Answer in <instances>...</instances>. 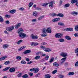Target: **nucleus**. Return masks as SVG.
<instances>
[{"mask_svg":"<svg viewBox=\"0 0 78 78\" xmlns=\"http://www.w3.org/2000/svg\"><path fill=\"white\" fill-rule=\"evenodd\" d=\"M19 34V36L20 37H21V38H25V37H27V35H26V34L25 33H23Z\"/></svg>","mask_w":78,"mask_h":78,"instance_id":"nucleus-2","label":"nucleus"},{"mask_svg":"<svg viewBox=\"0 0 78 78\" xmlns=\"http://www.w3.org/2000/svg\"><path fill=\"white\" fill-rule=\"evenodd\" d=\"M62 35H63L62 34L57 33L55 34V36L56 38H60L62 37Z\"/></svg>","mask_w":78,"mask_h":78,"instance_id":"nucleus-3","label":"nucleus"},{"mask_svg":"<svg viewBox=\"0 0 78 78\" xmlns=\"http://www.w3.org/2000/svg\"><path fill=\"white\" fill-rule=\"evenodd\" d=\"M45 78H50L51 76L49 74H46L45 76Z\"/></svg>","mask_w":78,"mask_h":78,"instance_id":"nucleus-28","label":"nucleus"},{"mask_svg":"<svg viewBox=\"0 0 78 78\" xmlns=\"http://www.w3.org/2000/svg\"><path fill=\"white\" fill-rule=\"evenodd\" d=\"M64 39L62 38H61L59 39V41L60 42H64Z\"/></svg>","mask_w":78,"mask_h":78,"instance_id":"nucleus-41","label":"nucleus"},{"mask_svg":"<svg viewBox=\"0 0 78 78\" xmlns=\"http://www.w3.org/2000/svg\"><path fill=\"white\" fill-rule=\"evenodd\" d=\"M31 53V50H26L24 51L23 52V54H27V53Z\"/></svg>","mask_w":78,"mask_h":78,"instance_id":"nucleus-12","label":"nucleus"},{"mask_svg":"<svg viewBox=\"0 0 78 78\" xmlns=\"http://www.w3.org/2000/svg\"><path fill=\"white\" fill-rule=\"evenodd\" d=\"M60 55L62 57H66L67 56V53L62 52L60 54Z\"/></svg>","mask_w":78,"mask_h":78,"instance_id":"nucleus-8","label":"nucleus"},{"mask_svg":"<svg viewBox=\"0 0 78 78\" xmlns=\"http://www.w3.org/2000/svg\"><path fill=\"white\" fill-rule=\"evenodd\" d=\"M23 50V48L22 47H21L18 50V51H21V50Z\"/></svg>","mask_w":78,"mask_h":78,"instance_id":"nucleus-59","label":"nucleus"},{"mask_svg":"<svg viewBox=\"0 0 78 78\" xmlns=\"http://www.w3.org/2000/svg\"><path fill=\"white\" fill-rule=\"evenodd\" d=\"M33 16L36 17H37V13L36 11L34 12L33 13Z\"/></svg>","mask_w":78,"mask_h":78,"instance_id":"nucleus-20","label":"nucleus"},{"mask_svg":"<svg viewBox=\"0 0 78 78\" xmlns=\"http://www.w3.org/2000/svg\"><path fill=\"white\" fill-rule=\"evenodd\" d=\"M14 29V26H13L11 27H8L6 29V30L8 31H12Z\"/></svg>","mask_w":78,"mask_h":78,"instance_id":"nucleus-4","label":"nucleus"},{"mask_svg":"<svg viewBox=\"0 0 78 78\" xmlns=\"http://www.w3.org/2000/svg\"><path fill=\"white\" fill-rule=\"evenodd\" d=\"M38 44H39L37 43H35L34 42H32L31 43V45L32 47H34V46H37Z\"/></svg>","mask_w":78,"mask_h":78,"instance_id":"nucleus-11","label":"nucleus"},{"mask_svg":"<svg viewBox=\"0 0 78 78\" xmlns=\"http://www.w3.org/2000/svg\"><path fill=\"white\" fill-rule=\"evenodd\" d=\"M44 16H41L38 18V20H41L42 19H43V18H44Z\"/></svg>","mask_w":78,"mask_h":78,"instance_id":"nucleus-37","label":"nucleus"},{"mask_svg":"<svg viewBox=\"0 0 78 78\" xmlns=\"http://www.w3.org/2000/svg\"><path fill=\"white\" fill-rule=\"evenodd\" d=\"M75 31H78V25L75 27Z\"/></svg>","mask_w":78,"mask_h":78,"instance_id":"nucleus-44","label":"nucleus"},{"mask_svg":"<svg viewBox=\"0 0 78 78\" xmlns=\"http://www.w3.org/2000/svg\"><path fill=\"white\" fill-rule=\"evenodd\" d=\"M41 58V57L39 55L36 56L34 58L35 59H36V60H37V59H40Z\"/></svg>","mask_w":78,"mask_h":78,"instance_id":"nucleus-34","label":"nucleus"},{"mask_svg":"<svg viewBox=\"0 0 78 78\" xmlns=\"http://www.w3.org/2000/svg\"><path fill=\"white\" fill-rule=\"evenodd\" d=\"M34 70H35V68H34L33 69H30V72H33V71H34Z\"/></svg>","mask_w":78,"mask_h":78,"instance_id":"nucleus-54","label":"nucleus"},{"mask_svg":"<svg viewBox=\"0 0 78 78\" xmlns=\"http://www.w3.org/2000/svg\"><path fill=\"white\" fill-rule=\"evenodd\" d=\"M58 25H60V26H65V25L63 23H62V22H60L58 23Z\"/></svg>","mask_w":78,"mask_h":78,"instance_id":"nucleus-22","label":"nucleus"},{"mask_svg":"<svg viewBox=\"0 0 78 78\" xmlns=\"http://www.w3.org/2000/svg\"><path fill=\"white\" fill-rule=\"evenodd\" d=\"M25 59L27 61V62H29L30 61V59L28 58H26Z\"/></svg>","mask_w":78,"mask_h":78,"instance_id":"nucleus-60","label":"nucleus"},{"mask_svg":"<svg viewBox=\"0 0 78 78\" xmlns=\"http://www.w3.org/2000/svg\"><path fill=\"white\" fill-rule=\"evenodd\" d=\"M10 67H10L9 66L6 67L5 68L3 69V72H5V71H6L8 70H9V69H10Z\"/></svg>","mask_w":78,"mask_h":78,"instance_id":"nucleus-24","label":"nucleus"},{"mask_svg":"<svg viewBox=\"0 0 78 78\" xmlns=\"http://www.w3.org/2000/svg\"><path fill=\"white\" fill-rule=\"evenodd\" d=\"M24 31V30H23V29H22V28L21 27L18 29V34L22 33Z\"/></svg>","mask_w":78,"mask_h":78,"instance_id":"nucleus-7","label":"nucleus"},{"mask_svg":"<svg viewBox=\"0 0 78 78\" xmlns=\"http://www.w3.org/2000/svg\"><path fill=\"white\" fill-rule=\"evenodd\" d=\"M22 78H28V75L27 74H25L24 75L22 76Z\"/></svg>","mask_w":78,"mask_h":78,"instance_id":"nucleus-32","label":"nucleus"},{"mask_svg":"<svg viewBox=\"0 0 78 78\" xmlns=\"http://www.w3.org/2000/svg\"><path fill=\"white\" fill-rule=\"evenodd\" d=\"M68 62H66L65 63L64 65L65 66H67V65H68Z\"/></svg>","mask_w":78,"mask_h":78,"instance_id":"nucleus-57","label":"nucleus"},{"mask_svg":"<svg viewBox=\"0 0 78 78\" xmlns=\"http://www.w3.org/2000/svg\"><path fill=\"white\" fill-rule=\"evenodd\" d=\"M5 23L6 24H9V21L8 20H7L5 21Z\"/></svg>","mask_w":78,"mask_h":78,"instance_id":"nucleus-62","label":"nucleus"},{"mask_svg":"<svg viewBox=\"0 0 78 78\" xmlns=\"http://www.w3.org/2000/svg\"><path fill=\"white\" fill-rule=\"evenodd\" d=\"M6 58V56L2 57L0 58V61H3V60H4L5 58Z\"/></svg>","mask_w":78,"mask_h":78,"instance_id":"nucleus-33","label":"nucleus"},{"mask_svg":"<svg viewBox=\"0 0 78 78\" xmlns=\"http://www.w3.org/2000/svg\"><path fill=\"white\" fill-rule=\"evenodd\" d=\"M19 10H20V11H23V10H24V8H23V7L19 8Z\"/></svg>","mask_w":78,"mask_h":78,"instance_id":"nucleus-50","label":"nucleus"},{"mask_svg":"<svg viewBox=\"0 0 78 78\" xmlns=\"http://www.w3.org/2000/svg\"><path fill=\"white\" fill-rule=\"evenodd\" d=\"M59 76H60V78H64V76L62 75H59Z\"/></svg>","mask_w":78,"mask_h":78,"instance_id":"nucleus-63","label":"nucleus"},{"mask_svg":"<svg viewBox=\"0 0 78 78\" xmlns=\"http://www.w3.org/2000/svg\"><path fill=\"white\" fill-rule=\"evenodd\" d=\"M44 51H45V52H50V51H51V49L49 48H45V49L44 50Z\"/></svg>","mask_w":78,"mask_h":78,"instance_id":"nucleus-17","label":"nucleus"},{"mask_svg":"<svg viewBox=\"0 0 78 78\" xmlns=\"http://www.w3.org/2000/svg\"><path fill=\"white\" fill-rule=\"evenodd\" d=\"M5 17L7 18H9V17H11V16H10V15H6L5 16Z\"/></svg>","mask_w":78,"mask_h":78,"instance_id":"nucleus-51","label":"nucleus"},{"mask_svg":"<svg viewBox=\"0 0 78 78\" xmlns=\"http://www.w3.org/2000/svg\"><path fill=\"white\" fill-rule=\"evenodd\" d=\"M42 31L43 34H46V28H44Z\"/></svg>","mask_w":78,"mask_h":78,"instance_id":"nucleus-27","label":"nucleus"},{"mask_svg":"<svg viewBox=\"0 0 78 78\" xmlns=\"http://www.w3.org/2000/svg\"><path fill=\"white\" fill-rule=\"evenodd\" d=\"M78 2V0H72L71 2V3H72V4L74 3H76L75 5L78 7V2Z\"/></svg>","mask_w":78,"mask_h":78,"instance_id":"nucleus-5","label":"nucleus"},{"mask_svg":"<svg viewBox=\"0 0 78 78\" xmlns=\"http://www.w3.org/2000/svg\"><path fill=\"white\" fill-rule=\"evenodd\" d=\"M8 44H5L3 46V48H8Z\"/></svg>","mask_w":78,"mask_h":78,"instance_id":"nucleus-48","label":"nucleus"},{"mask_svg":"<svg viewBox=\"0 0 78 78\" xmlns=\"http://www.w3.org/2000/svg\"><path fill=\"white\" fill-rule=\"evenodd\" d=\"M72 14L73 15H74V16H77V15H78V12L73 11L72 12Z\"/></svg>","mask_w":78,"mask_h":78,"instance_id":"nucleus-26","label":"nucleus"},{"mask_svg":"<svg viewBox=\"0 0 78 78\" xmlns=\"http://www.w3.org/2000/svg\"><path fill=\"white\" fill-rule=\"evenodd\" d=\"M21 64H27V62H26L25 61L23 60L21 62Z\"/></svg>","mask_w":78,"mask_h":78,"instance_id":"nucleus-49","label":"nucleus"},{"mask_svg":"<svg viewBox=\"0 0 78 78\" xmlns=\"http://www.w3.org/2000/svg\"><path fill=\"white\" fill-rule=\"evenodd\" d=\"M66 59H67V57H64L62 58L61 60L65 62Z\"/></svg>","mask_w":78,"mask_h":78,"instance_id":"nucleus-40","label":"nucleus"},{"mask_svg":"<svg viewBox=\"0 0 78 78\" xmlns=\"http://www.w3.org/2000/svg\"><path fill=\"white\" fill-rule=\"evenodd\" d=\"M46 32L48 33H51V28L48 27L46 30Z\"/></svg>","mask_w":78,"mask_h":78,"instance_id":"nucleus-13","label":"nucleus"},{"mask_svg":"<svg viewBox=\"0 0 78 78\" xmlns=\"http://www.w3.org/2000/svg\"><path fill=\"white\" fill-rule=\"evenodd\" d=\"M53 61H54V58H52L50 59V60L49 61V62L51 63Z\"/></svg>","mask_w":78,"mask_h":78,"instance_id":"nucleus-42","label":"nucleus"},{"mask_svg":"<svg viewBox=\"0 0 78 78\" xmlns=\"http://www.w3.org/2000/svg\"><path fill=\"white\" fill-rule=\"evenodd\" d=\"M15 71H16V69H15V68L13 67L9 69V72L11 73H12V72H15Z\"/></svg>","mask_w":78,"mask_h":78,"instance_id":"nucleus-9","label":"nucleus"},{"mask_svg":"<svg viewBox=\"0 0 78 78\" xmlns=\"http://www.w3.org/2000/svg\"><path fill=\"white\" fill-rule=\"evenodd\" d=\"M21 24L22 23H20L16 24V25H15V27L16 29H18V28L20 27V25H21Z\"/></svg>","mask_w":78,"mask_h":78,"instance_id":"nucleus-10","label":"nucleus"},{"mask_svg":"<svg viewBox=\"0 0 78 78\" xmlns=\"http://www.w3.org/2000/svg\"><path fill=\"white\" fill-rule=\"evenodd\" d=\"M48 4H49V6H53V1H51L49 2V3H45L42 4V6H47Z\"/></svg>","mask_w":78,"mask_h":78,"instance_id":"nucleus-1","label":"nucleus"},{"mask_svg":"<svg viewBox=\"0 0 78 78\" xmlns=\"http://www.w3.org/2000/svg\"><path fill=\"white\" fill-rule=\"evenodd\" d=\"M33 5V2H30L29 4V8L31 7Z\"/></svg>","mask_w":78,"mask_h":78,"instance_id":"nucleus-39","label":"nucleus"},{"mask_svg":"<svg viewBox=\"0 0 78 78\" xmlns=\"http://www.w3.org/2000/svg\"><path fill=\"white\" fill-rule=\"evenodd\" d=\"M65 38L67 40H68L69 41H70L72 39V38L70 37L69 36H66L65 37Z\"/></svg>","mask_w":78,"mask_h":78,"instance_id":"nucleus-21","label":"nucleus"},{"mask_svg":"<svg viewBox=\"0 0 78 78\" xmlns=\"http://www.w3.org/2000/svg\"><path fill=\"white\" fill-rule=\"evenodd\" d=\"M70 4H66L64 5V7L65 8H68V7H69L70 6Z\"/></svg>","mask_w":78,"mask_h":78,"instance_id":"nucleus-36","label":"nucleus"},{"mask_svg":"<svg viewBox=\"0 0 78 78\" xmlns=\"http://www.w3.org/2000/svg\"><path fill=\"white\" fill-rule=\"evenodd\" d=\"M39 75H40V73H38L35 76V77L36 78H37V76H39Z\"/></svg>","mask_w":78,"mask_h":78,"instance_id":"nucleus-64","label":"nucleus"},{"mask_svg":"<svg viewBox=\"0 0 78 78\" xmlns=\"http://www.w3.org/2000/svg\"><path fill=\"white\" fill-rule=\"evenodd\" d=\"M57 16H58V17H64V15L62 13H58L57 15Z\"/></svg>","mask_w":78,"mask_h":78,"instance_id":"nucleus-16","label":"nucleus"},{"mask_svg":"<svg viewBox=\"0 0 78 78\" xmlns=\"http://www.w3.org/2000/svg\"><path fill=\"white\" fill-rule=\"evenodd\" d=\"M75 67H78V61H77V62L75 63Z\"/></svg>","mask_w":78,"mask_h":78,"instance_id":"nucleus-52","label":"nucleus"},{"mask_svg":"<svg viewBox=\"0 0 78 78\" xmlns=\"http://www.w3.org/2000/svg\"><path fill=\"white\" fill-rule=\"evenodd\" d=\"M73 29L72 28H68L66 29V30L67 31H73Z\"/></svg>","mask_w":78,"mask_h":78,"instance_id":"nucleus-15","label":"nucleus"},{"mask_svg":"<svg viewBox=\"0 0 78 78\" xmlns=\"http://www.w3.org/2000/svg\"><path fill=\"white\" fill-rule=\"evenodd\" d=\"M23 42V40H20L17 42H16L17 44H18V45H19L20 44V43H21V42Z\"/></svg>","mask_w":78,"mask_h":78,"instance_id":"nucleus-35","label":"nucleus"},{"mask_svg":"<svg viewBox=\"0 0 78 78\" xmlns=\"http://www.w3.org/2000/svg\"><path fill=\"white\" fill-rule=\"evenodd\" d=\"M4 21V20L3 19V17L0 16V22L2 23Z\"/></svg>","mask_w":78,"mask_h":78,"instance_id":"nucleus-29","label":"nucleus"},{"mask_svg":"<svg viewBox=\"0 0 78 78\" xmlns=\"http://www.w3.org/2000/svg\"><path fill=\"white\" fill-rule=\"evenodd\" d=\"M75 74V73L73 72H70L68 74V75L69 76H71L72 75H73Z\"/></svg>","mask_w":78,"mask_h":78,"instance_id":"nucleus-25","label":"nucleus"},{"mask_svg":"<svg viewBox=\"0 0 78 78\" xmlns=\"http://www.w3.org/2000/svg\"><path fill=\"white\" fill-rule=\"evenodd\" d=\"M10 63V62L9 61H7L5 62L4 63V64H5V65H8V64H9Z\"/></svg>","mask_w":78,"mask_h":78,"instance_id":"nucleus-38","label":"nucleus"},{"mask_svg":"<svg viewBox=\"0 0 78 78\" xmlns=\"http://www.w3.org/2000/svg\"><path fill=\"white\" fill-rule=\"evenodd\" d=\"M48 58H49V56L46 55L45 57V60H46V61H47V60H48Z\"/></svg>","mask_w":78,"mask_h":78,"instance_id":"nucleus-47","label":"nucleus"},{"mask_svg":"<svg viewBox=\"0 0 78 78\" xmlns=\"http://www.w3.org/2000/svg\"><path fill=\"white\" fill-rule=\"evenodd\" d=\"M40 48H41V49H43V50H44V51L45 50L46 48L45 46H43L42 45L40 46Z\"/></svg>","mask_w":78,"mask_h":78,"instance_id":"nucleus-45","label":"nucleus"},{"mask_svg":"<svg viewBox=\"0 0 78 78\" xmlns=\"http://www.w3.org/2000/svg\"><path fill=\"white\" fill-rule=\"evenodd\" d=\"M16 10L13 9L10 11L9 12H10V13L11 14H14V13L16 12Z\"/></svg>","mask_w":78,"mask_h":78,"instance_id":"nucleus-18","label":"nucleus"},{"mask_svg":"<svg viewBox=\"0 0 78 78\" xmlns=\"http://www.w3.org/2000/svg\"><path fill=\"white\" fill-rule=\"evenodd\" d=\"M31 37L34 39H37L38 38L37 35L34 36L33 35H32L31 36Z\"/></svg>","mask_w":78,"mask_h":78,"instance_id":"nucleus-14","label":"nucleus"},{"mask_svg":"<svg viewBox=\"0 0 78 78\" xmlns=\"http://www.w3.org/2000/svg\"><path fill=\"white\" fill-rule=\"evenodd\" d=\"M22 73H19V74L17 75V76H18V77L19 78H20V77H21V76H22Z\"/></svg>","mask_w":78,"mask_h":78,"instance_id":"nucleus-46","label":"nucleus"},{"mask_svg":"<svg viewBox=\"0 0 78 78\" xmlns=\"http://www.w3.org/2000/svg\"><path fill=\"white\" fill-rule=\"evenodd\" d=\"M34 73H36L37 72H39V68H35V69L34 70Z\"/></svg>","mask_w":78,"mask_h":78,"instance_id":"nucleus-23","label":"nucleus"},{"mask_svg":"<svg viewBox=\"0 0 78 78\" xmlns=\"http://www.w3.org/2000/svg\"><path fill=\"white\" fill-rule=\"evenodd\" d=\"M53 66L55 67H58L59 65L58 63H57V62H55L53 63Z\"/></svg>","mask_w":78,"mask_h":78,"instance_id":"nucleus-19","label":"nucleus"},{"mask_svg":"<svg viewBox=\"0 0 78 78\" xmlns=\"http://www.w3.org/2000/svg\"><path fill=\"white\" fill-rule=\"evenodd\" d=\"M60 20V18H56L53 19L52 20L53 22L55 23V22H57L58 21Z\"/></svg>","mask_w":78,"mask_h":78,"instance_id":"nucleus-6","label":"nucleus"},{"mask_svg":"<svg viewBox=\"0 0 78 78\" xmlns=\"http://www.w3.org/2000/svg\"><path fill=\"white\" fill-rule=\"evenodd\" d=\"M41 36H42V37H46V36H47V35L42 34H41Z\"/></svg>","mask_w":78,"mask_h":78,"instance_id":"nucleus-58","label":"nucleus"},{"mask_svg":"<svg viewBox=\"0 0 78 78\" xmlns=\"http://www.w3.org/2000/svg\"><path fill=\"white\" fill-rule=\"evenodd\" d=\"M74 36L75 37H78V33H76L74 34Z\"/></svg>","mask_w":78,"mask_h":78,"instance_id":"nucleus-56","label":"nucleus"},{"mask_svg":"<svg viewBox=\"0 0 78 78\" xmlns=\"http://www.w3.org/2000/svg\"><path fill=\"white\" fill-rule=\"evenodd\" d=\"M32 22H36V19H34L32 20Z\"/></svg>","mask_w":78,"mask_h":78,"instance_id":"nucleus-61","label":"nucleus"},{"mask_svg":"<svg viewBox=\"0 0 78 78\" xmlns=\"http://www.w3.org/2000/svg\"><path fill=\"white\" fill-rule=\"evenodd\" d=\"M36 9H37V10H38L39 11L40 10H41V8H39L38 7H37L36 8Z\"/></svg>","mask_w":78,"mask_h":78,"instance_id":"nucleus-55","label":"nucleus"},{"mask_svg":"<svg viewBox=\"0 0 78 78\" xmlns=\"http://www.w3.org/2000/svg\"><path fill=\"white\" fill-rule=\"evenodd\" d=\"M57 72H58V70H55L52 72V73L53 75H54V74H55V73H57Z\"/></svg>","mask_w":78,"mask_h":78,"instance_id":"nucleus-43","label":"nucleus"},{"mask_svg":"<svg viewBox=\"0 0 78 78\" xmlns=\"http://www.w3.org/2000/svg\"><path fill=\"white\" fill-rule=\"evenodd\" d=\"M16 59H17V60H19V61H20L22 59V57L20 56H18L16 57Z\"/></svg>","mask_w":78,"mask_h":78,"instance_id":"nucleus-30","label":"nucleus"},{"mask_svg":"<svg viewBox=\"0 0 78 78\" xmlns=\"http://www.w3.org/2000/svg\"><path fill=\"white\" fill-rule=\"evenodd\" d=\"M75 53H77L76 54V56H77V57H78V48L75 49Z\"/></svg>","mask_w":78,"mask_h":78,"instance_id":"nucleus-31","label":"nucleus"},{"mask_svg":"<svg viewBox=\"0 0 78 78\" xmlns=\"http://www.w3.org/2000/svg\"><path fill=\"white\" fill-rule=\"evenodd\" d=\"M29 75L30 76H33L34 74L33 73H29Z\"/></svg>","mask_w":78,"mask_h":78,"instance_id":"nucleus-53","label":"nucleus"}]
</instances>
